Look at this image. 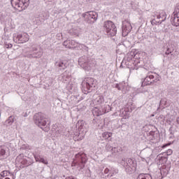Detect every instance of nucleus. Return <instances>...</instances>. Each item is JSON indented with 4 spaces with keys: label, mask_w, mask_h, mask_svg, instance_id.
<instances>
[{
    "label": "nucleus",
    "mask_w": 179,
    "mask_h": 179,
    "mask_svg": "<svg viewBox=\"0 0 179 179\" xmlns=\"http://www.w3.org/2000/svg\"><path fill=\"white\" fill-rule=\"evenodd\" d=\"M78 65H80L84 71H92V68L96 67L97 62L92 57L83 56L78 59Z\"/></svg>",
    "instance_id": "1"
},
{
    "label": "nucleus",
    "mask_w": 179,
    "mask_h": 179,
    "mask_svg": "<svg viewBox=\"0 0 179 179\" xmlns=\"http://www.w3.org/2000/svg\"><path fill=\"white\" fill-rule=\"evenodd\" d=\"M96 85H97V80L93 78L88 77L81 83L82 91L85 94H87L96 87Z\"/></svg>",
    "instance_id": "2"
},
{
    "label": "nucleus",
    "mask_w": 179,
    "mask_h": 179,
    "mask_svg": "<svg viewBox=\"0 0 179 179\" xmlns=\"http://www.w3.org/2000/svg\"><path fill=\"white\" fill-rule=\"evenodd\" d=\"M121 164L125 168L126 173L132 174L136 170V161L132 158H122Z\"/></svg>",
    "instance_id": "3"
},
{
    "label": "nucleus",
    "mask_w": 179,
    "mask_h": 179,
    "mask_svg": "<svg viewBox=\"0 0 179 179\" xmlns=\"http://www.w3.org/2000/svg\"><path fill=\"white\" fill-rule=\"evenodd\" d=\"M34 122L43 131H47V129H44V127H48V125H47V122H48V117L44 113H36L34 115Z\"/></svg>",
    "instance_id": "4"
},
{
    "label": "nucleus",
    "mask_w": 179,
    "mask_h": 179,
    "mask_svg": "<svg viewBox=\"0 0 179 179\" xmlns=\"http://www.w3.org/2000/svg\"><path fill=\"white\" fill-rule=\"evenodd\" d=\"M10 2L13 8L19 12L24 10L30 5V0H10Z\"/></svg>",
    "instance_id": "5"
},
{
    "label": "nucleus",
    "mask_w": 179,
    "mask_h": 179,
    "mask_svg": "<svg viewBox=\"0 0 179 179\" xmlns=\"http://www.w3.org/2000/svg\"><path fill=\"white\" fill-rule=\"evenodd\" d=\"M103 30L107 36L114 37L117 34V27L111 21H106L103 24Z\"/></svg>",
    "instance_id": "6"
},
{
    "label": "nucleus",
    "mask_w": 179,
    "mask_h": 179,
    "mask_svg": "<svg viewBox=\"0 0 179 179\" xmlns=\"http://www.w3.org/2000/svg\"><path fill=\"white\" fill-rule=\"evenodd\" d=\"M76 127H78L79 135L80 136L78 139H83L85 138V135H86V132H87V129L89 128V125L85 122V120H78L76 123Z\"/></svg>",
    "instance_id": "7"
},
{
    "label": "nucleus",
    "mask_w": 179,
    "mask_h": 179,
    "mask_svg": "<svg viewBox=\"0 0 179 179\" xmlns=\"http://www.w3.org/2000/svg\"><path fill=\"white\" fill-rule=\"evenodd\" d=\"M75 157L76 163L74 166H78L80 170H83V169H85V166L87 162L86 154L83 152H78L77 155H76Z\"/></svg>",
    "instance_id": "8"
},
{
    "label": "nucleus",
    "mask_w": 179,
    "mask_h": 179,
    "mask_svg": "<svg viewBox=\"0 0 179 179\" xmlns=\"http://www.w3.org/2000/svg\"><path fill=\"white\" fill-rule=\"evenodd\" d=\"M29 40H30V38L27 33L23 32L13 36V41L17 44H24V43H27Z\"/></svg>",
    "instance_id": "9"
},
{
    "label": "nucleus",
    "mask_w": 179,
    "mask_h": 179,
    "mask_svg": "<svg viewBox=\"0 0 179 179\" xmlns=\"http://www.w3.org/2000/svg\"><path fill=\"white\" fill-rule=\"evenodd\" d=\"M43 57V49L32 46L31 53L27 55V58H41Z\"/></svg>",
    "instance_id": "10"
},
{
    "label": "nucleus",
    "mask_w": 179,
    "mask_h": 179,
    "mask_svg": "<svg viewBox=\"0 0 179 179\" xmlns=\"http://www.w3.org/2000/svg\"><path fill=\"white\" fill-rule=\"evenodd\" d=\"M171 23L172 26L178 27L179 26V3L176 4L173 12V16L171 18Z\"/></svg>",
    "instance_id": "11"
},
{
    "label": "nucleus",
    "mask_w": 179,
    "mask_h": 179,
    "mask_svg": "<svg viewBox=\"0 0 179 179\" xmlns=\"http://www.w3.org/2000/svg\"><path fill=\"white\" fill-rule=\"evenodd\" d=\"M83 17L90 20V22L88 21L89 23H94L97 20V17H99V14L94 11H90L83 14Z\"/></svg>",
    "instance_id": "12"
},
{
    "label": "nucleus",
    "mask_w": 179,
    "mask_h": 179,
    "mask_svg": "<svg viewBox=\"0 0 179 179\" xmlns=\"http://www.w3.org/2000/svg\"><path fill=\"white\" fill-rule=\"evenodd\" d=\"M131 30H132V26L131 25V23L127 20L123 21L122 36H124V37H125V36H128V34L131 32Z\"/></svg>",
    "instance_id": "13"
},
{
    "label": "nucleus",
    "mask_w": 179,
    "mask_h": 179,
    "mask_svg": "<svg viewBox=\"0 0 179 179\" xmlns=\"http://www.w3.org/2000/svg\"><path fill=\"white\" fill-rule=\"evenodd\" d=\"M69 45L71 48H77L78 50H83L84 51H89V48L87 46L80 44L75 41H69Z\"/></svg>",
    "instance_id": "14"
},
{
    "label": "nucleus",
    "mask_w": 179,
    "mask_h": 179,
    "mask_svg": "<svg viewBox=\"0 0 179 179\" xmlns=\"http://www.w3.org/2000/svg\"><path fill=\"white\" fill-rule=\"evenodd\" d=\"M68 66V62L66 60H59L55 63V66L59 71H65Z\"/></svg>",
    "instance_id": "15"
},
{
    "label": "nucleus",
    "mask_w": 179,
    "mask_h": 179,
    "mask_svg": "<svg viewBox=\"0 0 179 179\" xmlns=\"http://www.w3.org/2000/svg\"><path fill=\"white\" fill-rule=\"evenodd\" d=\"M153 79H155V76L152 74H148L142 82L141 86H148L149 85H154Z\"/></svg>",
    "instance_id": "16"
},
{
    "label": "nucleus",
    "mask_w": 179,
    "mask_h": 179,
    "mask_svg": "<svg viewBox=\"0 0 179 179\" xmlns=\"http://www.w3.org/2000/svg\"><path fill=\"white\" fill-rule=\"evenodd\" d=\"M155 15H157V18L159 19L160 23H163L164 20L167 19V15H166V12L161 10L159 12H156Z\"/></svg>",
    "instance_id": "17"
},
{
    "label": "nucleus",
    "mask_w": 179,
    "mask_h": 179,
    "mask_svg": "<svg viewBox=\"0 0 179 179\" xmlns=\"http://www.w3.org/2000/svg\"><path fill=\"white\" fill-rule=\"evenodd\" d=\"M99 107L101 108V111H102V114H106V113H110L111 110H113V108L110 106V105L107 103H103L102 105H99Z\"/></svg>",
    "instance_id": "18"
},
{
    "label": "nucleus",
    "mask_w": 179,
    "mask_h": 179,
    "mask_svg": "<svg viewBox=\"0 0 179 179\" xmlns=\"http://www.w3.org/2000/svg\"><path fill=\"white\" fill-rule=\"evenodd\" d=\"M150 23L152 26H155L156 24H162V23H160V20L157 19V15L156 13L154 15H151Z\"/></svg>",
    "instance_id": "19"
},
{
    "label": "nucleus",
    "mask_w": 179,
    "mask_h": 179,
    "mask_svg": "<svg viewBox=\"0 0 179 179\" xmlns=\"http://www.w3.org/2000/svg\"><path fill=\"white\" fill-rule=\"evenodd\" d=\"M16 162L21 163V164H23V166H29V164H27V161L26 160V159L23 158L22 154H20L17 157Z\"/></svg>",
    "instance_id": "20"
},
{
    "label": "nucleus",
    "mask_w": 179,
    "mask_h": 179,
    "mask_svg": "<svg viewBox=\"0 0 179 179\" xmlns=\"http://www.w3.org/2000/svg\"><path fill=\"white\" fill-rule=\"evenodd\" d=\"M94 104L100 106L104 104V96L99 95L98 96L96 97V99H94Z\"/></svg>",
    "instance_id": "21"
},
{
    "label": "nucleus",
    "mask_w": 179,
    "mask_h": 179,
    "mask_svg": "<svg viewBox=\"0 0 179 179\" xmlns=\"http://www.w3.org/2000/svg\"><path fill=\"white\" fill-rule=\"evenodd\" d=\"M92 114L96 117H100V115H103V112L101 111V108H100V106L95 107L92 110Z\"/></svg>",
    "instance_id": "22"
},
{
    "label": "nucleus",
    "mask_w": 179,
    "mask_h": 179,
    "mask_svg": "<svg viewBox=\"0 0 179 179\" xmlns=\"http://www.w3.org/2000/svg\"><path fill=\"white\" fill-rule=\"evenodd\" d=\"M136 179H152V176L149 173H140Z\"/></svg>",
    "instance_id": "23"
},
{
    "label": "nucleus",
    "mask_w": 179,
    "mask_h": 179,
    "mask_svg": "<svg viewBox=\"0 0 179 179\" xmlns=\"http://www.w3.org/2000/svg\"><path fill=\"white\" fill-rule=\"evenodd\" d=\"M161 174L162 176H164V177H166L167 174H169V171H170V169L166 166H162V169H160Z\"/></svg>",
    "instance_id": "24"
},
{
    "label": "nucleus",
    "mask_w": 179,
    "mask_h": 179,
    "mask_svg": "<svg viewBox=\"0 0 179 179\" xmlns=\"http://www.w3.org/2000/svg\"><path fill=\"white\" fill-rule=\"evenodd\" d=\"M36 162L43 163V164H48V161L47 159H44V157L42 155L38 157V159H35Z\"/></svg>",
    "instance_id": "25"
},
{
    "label": "nucleus",
    "mask_w": 179,
    "mask_h": 179,
    "mask_svg": "<svg viewBox=\"0 0 179 179\" xmlns=\"http://www.w3.org/2000/svg\"><path fill=\"white\" fill-rule=\"evenodd\" d=\"M106 150L108 152H112V153H116V152H118V149L115 147H113L110 145H106Z\"/></svg>",
    "instance_id": "26"
},
{
    "label": "nucleus",
    "mask_w": 179,
    "mask_h": 179,
    "mask_svg": "<svg viewBox=\"0 0 179 179\" xmlns=\"http://www.w3.org/2000/svg\"><path fill=\"white\" fill-rule=\"evenodd\" d=\"M15 122V116H10L8 119L6 120V125H12Z\"/></svg>",
    "instance_id": "27"
},
{
    "label": "nucleus",
    "mask_w": 179,
    "mask_h": 179,
    "mask_svg": "<svg viewBox=\"0 0 179 179\" xmlns=\"http://www.w3.org/2000/svg\"><path fill=\"white\" fill-rule=\"evenodd\" d=\"M41 154V151L38 149H36L35 151L33 152V156L35 159V160H38V157Z\"/></svg>",
    "instance_id": "28"
},
{
    "label": "nucleus",
    "mask_w": 179,
    "mask_h": 179,
    "mask_svg": "<svg viewBox=\"0 0 179 179\" xmlns=\"http://www.w3.org/2000/svg\"><path fill=\"white\" fill-rule=\"evenodd\" d=\"M108 173H109V174H108ZM104 173L108 174L107 176H106V178H108V177H113V175L114 174V171H113V170H110L108 168H106L104 170Z\"/></svg>",
    "instance_id": "29"
},
{
    "label": "nucleus",
    "mask_w": 179,
    "mask_h": 179,
    "mask_svg": "<svg viewBox=\"0 0 179 179\" xmlns=\"http://www.w3.org/2000/svg\"><path fill=\"white\" fill-rule=\"evenodd\" d=\"M5 146H0V157L5 156L6 154V150H5Z\"/></svg>",
    "instance_id": "30"
},
{
    "label": "nucleus",
    "mask_w": 179,
    "mask_h": 179,
    "mask_svg": "<svg viewBox=\"0 0 179 179\" xmlns=\"http://www.w3.org/2000/svg\"><path fill=\"white\" fill-rule=\"evenodd\" d=\"M102 136L104 139H108V138H111V136H113V134L110 132H104L102 134Z\"/></svg>",
    "instance_id": "31"
},
{
    "label": "nucleus",
    "mask_w": 179,
    "mask_h": 179,
    "mask_svg": "<svg viewBox=\"0 0 179 179\" xmlns=\"http://www.w3.org/2000/svg\"><path fill=\"white\" fill-rule=\"evenodd\" d=\"M9 174H10V172H9L8 171H3L2 172H1L0 176L1 177L5 178L8 177Z\"/></svg>",
    "instance_id": "32"
},
{
    "label": "nucleus",
    "mask_w": 179,
    "mask_h": 179,
    "mask_svg": "<svg viewBox=\"0 0 179 179\" xmlns=\"http://www.w3.org/2000/svg\"><path fill=\"white\" fill-rule=\"evenodd\" d=\"M155 78L152 80L153 83H157V82H159L160 80V77L159 76V75L155 74V76H154Z\"/></svg>",
    "instance_id": "33"
},
{
    "label": "nucleus",
    "mask_w": 179,
    "mask_h": 179,
    "mask_svg": "<svg viewBox=\"0 0 179 179\" xmlns=\"http://www.w3.org/2000/svg\"><path fill=\"white\" fill-rule=\"evenodd\" d=\"M63 45H64V47H66L67 48H72V46H71V45H69V40L65 41L63 43Z\"/></svg>",
    "instance_id": "34"
},
{
    "label": "nucleus",
    "mask_w": 179,
    "mask_h": 179,
    "mask_svg": "<svg viewBox=\"0 0 179 179\" xmlns=\"http://www.w3.org/2000/svg\"><path fill=\"white\" fill-rule=\"evenodd\" d=\"M173 51H174V50L171 49L170 48H168L165 54H166V55H170V54H171V52H173Z\"/></svg>",
    "instance_id": "35"
},
{
    "label": "nucleus",
    "mask_w": 179,
    "mask_h": 179,
    "mask_svg": "<svg viewBox=\"0 0 179 179\" xmlns=\"http://www.w3.org/2000/svg\"><path fill=\"white\" fill-rule=\"evenodd\" d=\"M166 156H171V155H173V150H166V152H165Z\"/></svg>",
    "instance_id": "36"
},
{
    "label": "nucleus",
    "mask_w": 179,
    "mask_h": 179,
    "mask_svg": "<svg viewBox=\"0 0 179 179\" xmlns=\"http://www.w3.org/2000/svg\"><path fill=\"white\" fill-rule=\"evenodd\" d=\"M5 47L6 48H12L13 45L11 43H6Z\"/></svg>",
    "instance_id": "37"
},
{
    "label": "nucleus",
    "mask_w": 179,
    "mask_h": 179,
    "mask_svg": "<svg viewBox=\"0 0 179 179\" xmlns=\"http://www.w3.org/2000/svg\"><path fill=\"white\" fill-rule=\"evenodd\" d=\"M115 87L118 90H121V87H120V84H115Z\"/></svg>",
    "instance_id": "38"
},
{
    "label": "nucleus",
    "mask_w": 179,
    "mask_h": 179,
    "mask_svg": "<svg viewBox=\"0 0 179 179\" xmlns=\"http://www.w3.org/2000/svg\"><path fill=\"white\" fill-rule=\"evenodd\" d=\"M66 179H78V178H75L74 176H69L66 178Z\"/></svg>",
    "instance_id": "39"
},
{
    "label": "nucleus",
    "mask_w": 179,
    "mask_h": 179,
    "mask_svg": "<svg viewBox=\"0 0 179 179\" xmlns=\"http://www.w3.org/2000/svg\"><path fill=\"white\" fill-rule=\"evenodd\" d=\"M176 122H177V124H179V117H177V119H176Z\"/></svg>",
    "instance_id": "40"
},
{
    "label": "nucleus",
    "mask_w": 179,
    "mask_h": 179,
    "mask_svg": "<svg viewBox=\"0 0 179 179\" xmlns=\"http://www.w3.org/2000/svg\"><path fill=\"white\" fill-rule=\"evenodd\" d=\"M57 132H58L59 134H61V132H62V130H61V129L57 130Z\"/></svg>",
    "instance_id": "41"
},
{
    "label": "nucleus",
    "mask_w": 179,
    "mask_h": 179,
    "mask_svg": "<svg viewBox=\"0 0 179 179\" xmlns=\"http://www.w3.org/2000/svg\"><path fill=\"white\" fill-rule=\"evenodd\" d=\"M24 117H27V113H25V114L24 115Z\"/></svg>",
    "instance_id": "42"
},
{
    "label": "nucleus",
    "mask_w": 179,
    "mask_h": 179,
    "mask_svg": "<svg viewBox=\"0 0 179 179\" xmlns=\"http://www.w3.org/2000/svg\"><path fill=\"white\" fill-rule=\"evenodd\" d=\"M5 179H10V178H6Z\"/></svg>",
    "instance_id": "43"
},
{
    "label": "nucleus",
    "mask_w": 179,
    "mask_h": 179,
    "mask_svg": "<svg viewBox=\"0 0 179 179\" xmlns=\"http://www.w3.org/2000/svg\"><path fill=\"white\" fill-rule=\"evenodd\" d=\"M115 173H118V171H115Z\"/></svg>",
    "instance_id": "44"
},
{
    "label": "nucleus",
    "mask_w": 179,
    "mask_h": 179,
    "mask_svg": "<svg viewBox=\"0 0 179 179\" xmlns=\"http://www.w3.org/2000/svg\"><path fill=\"white\" fill-rule=\"evenodd\" d=\"M0 179H3V178H0Z\"/></svg>",
    "instance_id": "45"
}]
</instances>
